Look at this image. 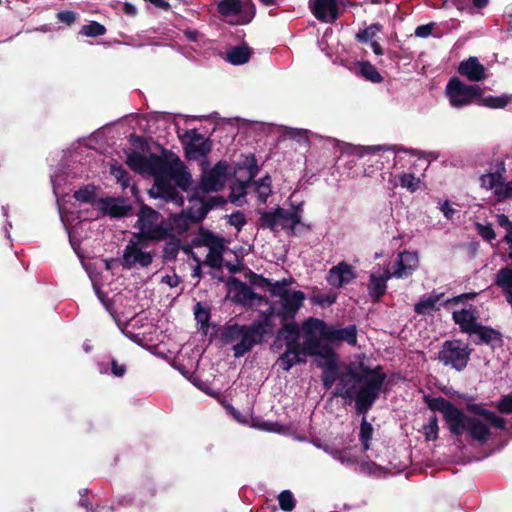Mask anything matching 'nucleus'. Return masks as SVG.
<instances>
[{
    "label": "nucleus",
    "instance_id": "nucleus-38",
    "mask_svg": "<svg viewBox=\"0 0 512 512\" xmlns=\"http://www.w3.org/2000/svg\"><path fill=\"white\" fill-rule=\"evenodd\" d=\"M246 195V183L233 182L231 185V193L229 199L236 205H242Z\"/></svg>",
    "mask_w": 512,
    "mask_h": 512
},
{
    "label": "nucleus",
    "instance_id": "nucleus-44",
    "mask_svg": "<svg viewBox=\"0 0 512 512\" xmlns=\"http://www.w3.org/2000/svg\"><path fill=\"white\" fill-rule=\"evenodd\" d=\"M496 220L498 225L506 230L503 240L507 244H512V222L505 214H497Z\"/></svg>",
    "mask_w": 512,
    "mask_h": 512
},
{
    "label": "nucleus",
    "instance_id": "nucleus-17",
    "mask_svg": "<svg viewBox=\"0 0 512 512\" xmlns=\"http://www.w3.org/2000/svg\"><path fill=\"white\" fill-rule=\"evenodd\" d=\"M444 294L432 291L422 295L414 305L415 313L419 315H431L440 310L441 306L445 303Z\"/></svg>",
    "mask_w": 512,
    "mask_h": 512
},
{
    "label": "nucleus",
    "instance_id": "nucleus-1",
    "mask_svg": "<svg viewBox=\"0 0 512 512\" xmlns=\"http://www.w3.org/2000/svg\"><path fill=\"white\" fill-rule=\"evenodd\" d=\"M127 164L136 172L151 175L155 178V184L150 189V195L154 198H162L166 202H172L177 206L184 204V198L179 195L175 187L170 184L173 180L180 187L185 188L190 183V175L180 160L167 162L157 155L148 157L138 152H131L127 156Z\"/></svg>",
    "mask_w": 512,
    "mask_h": 512
},
{
    "label": "nucleus",
    "instance_id": "nucleus-16",
    "mask_svg": "<svg viewBox=\"0 0 512 512\" xmlns=\"http://www.w3.org/2000/svg\"><path fill=\"white\" fill-rule=\"evenodd\" d=\"M97 210L96 217L100 215H110L111 217H121L128 213L130 206L123 199L105 198L97 199L93 203Z\"/></svg>",
    "mask_w": 512,
    "mask_h": 512
},
{
    "label": "nucleus",
    "instance_id": "nucleus-56",
    "mask_svg": "<svg viewBox=\"0 0 512 512\" xmlns=\"http://www.w3.org/2000/svg\"><path fill=\"white\" fill-rule=\"evenodd\" d=\"M57 18L60 22L70 25L76 20V14L72 11H61L57 14Z\"/></svg>",
    "mask_w": 512,
    "mask_h": 512
},
{
    "label": "nucleus",
    "instance_id": "nucleus-51",
    "mask_svg": "<svg viewBox=\"0 0 512 512\" xmlns=\"http://www.w3.org/2000/svg\"><path fill=\"white\" fill-rule=\"evenodd\" d=\"M512 198V181L503 182L502 186L496 191V199L501 202Z\"/></svg>",
    "mask_w": 512,
    "mask_h": 512
},
{
    "label": "nucleus",
    "instance_id": "nucleus-60",
    "mask_svg": "<svg viewBox=\"0 0 512 512\" xmlns=\"http://www.w3.org/2000/svg\"><path fill=\"white\" fill-rule=\"evenodd\" d=\"M256 427L261 430H265V431H269V432L278 431V429H277L278 425L275 423H270V422H261V423L257 424Z\"/></svg>",
    "mask_w": 512,
    "mask_h": 512
},
{
    "label": "nucleus",
    "instance_id": "nucleus-12",
    "mask_svg": "<svg viewBox=\"0 0 512 512\" xmlns=\"http://www.w3.org/2000/svg\"><path fill=\"white\" fill-rule=\"evenodd\" d=\"M470 354L467 344L459 340L446 341L439 352V359L444 365L462 371L468 364Z\"/></svg>",
    "mask_w": 512,
    "mask_h": 512
},
{
    "label": "nucleus",
    "instance_id": "nucleus-24",
    "mask_svg": "<svg viewBox=\"0 0 512 512\" xmlns=\"http://www.w3.org/2000/svg\"><path fill=\"white\" fill-rule=\"evenodd\" d=\"M300 331L295 323L285 324L277 333L276 347H281L278 343L283 342L286 348H299Z\"/></svg>",
    "mask_w": 512,
    "mask_h": 512
},
{
    "label": "nucleus",
    "instance_id": "nucleus-58",
    "mask_svg": "<svg viewBox=\"0 0 512 512\" xmlns=\"http://www.w3.org/2000/svg\"><path fill=\"white\" fill-rule=\"evenodd\" d=\"M227 411L240 423H248L247 416H242L237 410H235L232 406L226 407Z\"/></svg>",
    "mask_w": 512,
    "mask_h": 512
},
{
    "label": "nucleus",
    "instance_id": "nucleus-49",
    "mask_svg": "<svg viewBox=\"0 0 512 512\" xmlns=\"http://www.w3.org/2000/svg\"><path fill=\"white\" fill-rule=\"evenodd\" d=\"M110 173L116 178L117 182L121 184L122 188L129 186L127 172L121 166H111Z\"/></svg>",
    "mask_w": 512,
    "mask_h": 512
},
{
    "label": "nucleus",
    "instance_id": "nucleus-50",
    "mask_svg": "<svg viewBox=\"0 0 512 512\" xmlns=\"http://www.w3.org/2000/svg\"><path fill=\"white\" fill-rule=\"evenodd\" d=\"M58 206H59V213H60L61 221H62L63 225L65 226L66 230L68 231L71 244L74 246L73 236H72L73 231L70 229L72 214L68 213L62 207V205L59 201H58Z\"/></svg>",
    "mask_w": 512,
    "mask_h": 512
},
{
    "label": "nucleus",
    "instance_id": "nucleus-3",
    "mask_svg": "<svg viewBox=\"0 0 512 512\" xmlns=\"http://www.w3.org/2000/svg\"><path fill=\"white\" fill-rule=\"evenodd\" d=\"M384 383V375L376 370H363L358 375L348 368L337 385L335 395L351 403L355 401L358 413H366L377 399Z\"/></svg>",
    "mask_w": 512,
    "mask_h": 512
},
{
    "label": "nucleus",
    "instance_id": "nucleus-32",
    "mask_svg": "<svg viewBox=\"0 0 512 512\" xmlns=\"http://www.w3.org/2000/svg\"><path fill=\"white\" fill-rule=\"evenodd\" d=\"M472 335H476L478 337L477 343L494 345L495 343L501 342V333L498 330L481 325L480 323L474 329Z\"/></svg>",
    "mask_w": 512,
    "mask_h": 512
},
{
    "label": "nucleus",
    "instance_id": "nucleus-25",
    "mask_svg": "<svg viewBox=\"0 0 512 512\" xmlns=\"http://www.w3.org/2000/svg\"><path fill=\"white\" fill-rule=\"evenodd\" d=\"M207 247L209 249L205 262L214 268H220L223 260V252L225 250L224 240L216 237L207 239Z\"/></svg>",
    "mask_w": 512,
    "mask_h": 512
},
{
    "label": "nucleus",
    "instance_id": "nucleus-28",
    "mask_svg": "<svg viewBox=\"0 0 512 512\" xmlns=\"http://www.w3.org/2000/svg\"><path fill=\"white\" fill-rule=\"evenodd\" d=\"M454 321L460 326L461 330L472 335L474 329L478 326L477 314L474 309H462L453 312Z\"/></svg>",
    "mask_w": 512,
    "mask_h": 512
},
{
    "label": "nucleus",
    "instance_id": "nucleus-46",
    "mask_svg": "<svg viewBox=\"0 0 512 512\" xmlns=\"http://www.w3.org/2000/svg\"><path fill=\"white\" fill-rule=\"evenodd\" d=\"M278 501L284 511H291L295 507V499L289 490L282 491L278 496Z\"/></svg>",
    "mask_w": 512,
    "mask_h": 512
},
{
    "label": "nucleus",
    "instance_id": "nucleus-63",
    "mask_svg": "<svg viewBox=\"0 0 512 512\" xmlns=\"http://www.w3.org/2000/svg\"><path fill=\"white\" fill-rule=\"evenodd\" d=\"M370 46H371L373 52L376 55H382L383 54V50H382L380 44L377 41L374 40V41L370 42Z\"/></svg>",
    "mask_w": 512,
    "mask_h": 512
},
{
    "label": "nucleus",
    "instance_id": "nucleus-31",
    "mask_svg": "<svg viewBox=\"0 0 512 512\" xmlns=\"http://www.w3.org/2000/svg\"><path fill=\"white\" fill-rule=\"evenodd\" d=\"M251 57V51L246 45H238L227 49L226 61L232 65H242L249 61Z\"/></svg>",
    "mask_w": 512,
    "mask_h": 512
},
{
    "label": "nucleus",
    "instance_id": "nucleus-8",
    "mask_svg": "<svg viewBox=\"0 0 512 512\" xmlns=\"http://www.w3.org/2000/svg\"><path fill=\"white\" fill-rule=\"evenodd\" d=\"M153 257L154 250L148 241L133 234L123 251L122 265L127 269L146 268L152 263Z\"/></svg>",
    "mask_w": 512,
    "mask_h": 512
},
{
    "label": "nucleus",
    "instance_id": "nucleus-34",
    "mask_svg": "<svg viewBox=\"0 0 512 512\" xmlns=\"http://www.w3.org/2000/svg\"><path fill=\"white\" fill-rule=\"evenodd\" d=\"M254 190L260 202L266 203L268 197L272 194L271 178L266 175L254 183Z\"/></svg>",
    "mask_w": 512,
    "mask_h": 512
},
{
    "label": "nucleus",
    "instance_id": "nucleus-27",
    "mask_svg": "<svg viewBox=\"0 0 512 512\" xmlns=\"http://www.w3.org/2000/svg\"><path fill=\"white\" fill-rule=\"evenodd\" d=\"M305 299V295L301 291L289 292L282 300H280L282 314L284 317H294L300 309Z\"/></svg>",
    "mask_w": 512,
    "mask_h": 512
},
{
    "label": "nucleus",
    "instance_id": "nucleus-48",
    "mask_svg": "<svg viewBox=\"0 0 512 512\" xmlns=\"http://www.w3.org/2000/svg\"><path fill=\"white\" fill-rule=\"evenodd\" d=\"M476 230L480 236L487 241H492L496 238V234L490 223H476Z\"/></svg>",
    "mask_w": 512,
    "mask_h": 512
},
{
    "label": "nucleus",
    "instance_id": "nucleus-55",
    "mask_svg": "<svg viewBox=\"0 0 512 512\" xmlns=\"http://www.w3.org/2000/svg\"><path fill=\"white\" fill-rule=\"evenodd\" d=\"M439 209L448 220H451L456 213V210L452 207L448 200L439 203Z\"/></svg>",
    "mask_w": 512,
    "mask_h": 512
},
{
    "label": "nucleus",
    "instance_id": "nucleus-35",
    "mask_svg": "<svg viewBox=\"0 0 512 512\" xmlns=\"http://www.w3.org/2000/svg\"><path fill=\"white\" fill-rule=\"evenodd\" d=\"M481 186L487 190H493L496 196V191L503 184V176L500 173H488L482 175L480 178Z\"/></svg>",
    "mask_w": 512,
    "mask_h": 512
},
{
    "label": "nucleus",
    "instance_id": "nucleus-30",
    "mask_svg": "<svg viewBox=\"0 0 512 512\" xmlns=\"http://www.w3.org/2000/svg\"><path fill=\"white\" fill-rule=\"evenodd\" d=\"M303 349L299 348H286L285 352H283L278 360L277 364L284 370L289 371L294 365L305 362Z\"/></svg>",
    "mask_w": 512,
    "mask_h": 512
},
{
    "label": "nucleus",
    "instance_id": "nucleus-10",
    "mask_svg": "<svg viewBox=\"0 0 512 512\" xmlns=\"http://www.w3.org/2000/svg\"><path fill=\"white\" fill-rule=\"evenodd\" d=\"M218 11L231 24L244 25L255 15V7L251 0H221Z\"/></svg>",
    "mask_w": 512,
    "mask_h": 512
},
{
    "label": "nucleus",
    "instance_id": "nucleus-37",
    "mask_svg": "<svg viewBox=\"0 0 512 512\" xmlns=\"http://www.w3.org/2000/svg\"><path fill=\"white\" fill-rule=\"evenodd\" d=\"M478 104L489 107V108H504L509 101L511 100V97L509 96H487L482 97V95L477 98Z\"/></svg>",
    "mask_w": 512,
    "mask_h": 512
},
{
    "label": "nucleus",
    "instance_id": "nucleus-54",
    "mask_svg": "<svg viewBox=\"0 0 512 512\" xmlns=\"http://www.w3.org/2000/svg\"><path fill=\"white\" fill-rule=\"evenodd\" d=\"M229 223L240 230L246 223V219L243 213L236 212L229 216Z\"/></svg>",
    "mask_w": 512,
    "mask_h": 512
},
{
    "label": "nucleus",
    "instance_id": "nucleus-33",
    "mask_svg": "<svg viewBox=\"0 0 512 512\" xmlns=\"http://www.w3.org/2000/svg\"><path fill=\"white\" fill-rule=\"evenodd\" d=\"M373 432V426L367 422L366 418H363L359 430V440L361 442L359 450L363 455L371 448Z\"/></svg>",
    "mask_w": 512,
    "mask_h": 512
},
{
    "label": "nucleus",
    "instance_id": "nucleus-14",
    "mask_svg": "<svg viewBox=\"0 0 512 512\" xmlns=\"http://www.w3.org/2000/svg\"><path fill=\"white\" fill-rule=\"evenodd\" d=\"M227 177L228 164L225 161H220L214 168L203 173L201 189L204 192L218 191L225 185Z\"/></svg>",
    "mask_w": 512,
    "mask_h": 512
},
{
    "label": "nucleus",
    "instance_id": "nucleus-57",
    "mask_svg": "<svg viewBox=\"0 0 512 512\" xmlns=\"http://www.w3.org/2000/svg\"><path fill=\"white\" fill-rule=\"evenodd\" d=\"M431 32H432L431 25H421L416 28L415 35L418 37H427L431 34Z\"/></svg>",
    "mask_w": 512,
    "mask_h": 512
},
{
    "label": "nucleus",
    "instance_id": "nucleus-40",
    "mask_svg": "<svg viewBox=\"0 0 512 512\" xmlns=\"http://www.w3.org/2000/svg\"><path fill=\"white\" fill-rule=\"evenodd\" d=\"M360 72L363 77H365L367 80L371 82L380 83L382 81V76L380 75V73L369 62L360 63Z\"/></svg>",
    "mask_w": 512,
    "mask_h": 512
},
{
    "label": "nucleus",
    "instance_id": "nucleus-6",
    "mask_svg": "<svg viewBox=\"0 0 512 512\" xmlns=\"http://www.w3.org/2000/svg\"><path fill=\"white\" fill-rule=\"evenodd\" d=\"M190 204V207L186 211H183L179 215H173L165 221L169 228L168 239L171 240L169 246L166 248L167 252L171 249V252L175 253L179 246L177 236L186 232L191 223H196L202 220L211 208L201 200L197 199L191 200Z\"/></svg>",
    "mask_w": 512,
    "mask_h": 512
},
{
    "label": "nucleus",
    "instance_id": "nucleus-18",
    "mask_svg": "<svg viewBox=\"0 0 512 512\" xmlns=\"http://www.w3.org/2000/svg\"><path fill=\"white\" fill-rule=\"evenodd\" d=\"M355 277L353 267L346 262H341L329 270L327 281L331 286L340 288L350 283Z\"/></svg>",
    "mask_w": 512,
    "mask_h": 512
},
{
    "label": "nucleus",
    "instance_id": "nucleus-23",
    "mask_svg": "<svg viewBox=\"0 0 512 512\" xmlns=\"http://www.w3.org/2000/svg\"><path fill=\"white\" fill-rule=\"evenodd\" d=\"M314 16L325 22H333L337 18V5L335 0H314L310 3Z\"/></svg>",
    "mask_w": 512,
    "mask_h": 512
},
{
    "label": "nucleus",
    "instance_id": "nucleus-41",
    "mask_svg": "<svg viewBox=\"0 0 512 512\" xmlns=\"http://www.w3.org/2000/svg\"><path fill=\"white\" fill-rule=\"evenodd\" d=\"M426 441H435L438 438V420L435 415L431 416L428 422L423 426Z\"/></svg>",
    "mask_w": 512,
    "mask_h": 512
},
{
    "label": "nucleus",
    "instance_id": "nucleus-62",
    "mask_svg": "<svg viewBox=\"0 0 512 512\" xmlns=\"http://www.w3.org/2000/svg\"><path fill=\"white\" fill-rule=\"evenodd\" d=\"M89 276H90V279L92 281V284H93V287H94V290L96 292L97 297L107 307V304H106V302L104 300L103 294L100 292L99 286H98L95 278L92 275H89Z\"/></svg>",
    "mask_w": 512,
    "mask_h": 512
},
{
    "label": "nucleus",
    "instance_id": "nucleus-59",
    "mask_svg": "<svg viewBox=\"0 0 512 512\" xmlns=\"http://www.w3.org/2000/svg\"><path fill=\"white\" fill-rule=\"evenodd\" d=\"M126 368L123 364H118L116 361H112V373L116 377H121L125 374Z\"/></svg>",
    "mask_w": 512,
    "mask_h": 512
},
{
    "label": "nucleus",
    "instance_id": "nucleus-45",
    "mask_svg": "<svg viewBox=\"0 0 512 512\" xmlns=\"http://www.w3.org/2000/svg\"><path fill=\"white\" fill-rule=\"evenodd\" d=\"M234 290L237 291V294L234 297L239 302L246 303L252 298V291L245 284L235 285L230 289L229 293H233Z\"/></svg>",
    "mask_w": 512,
    "mask_h": 512
},
{
    "label": "nucleus",
    "instance_id": "nucleus-64",
    "mask_svg": "<svg viewBox=\"0 0 512 512\" xmlns=\"http://www.w3.org/2000/svg\"><path fill=\"white\" fill-rule=\"evenodd\" d=\"M184 34L190 41H196L199 37V33L197 31L187 30L184 32Z\"/></svg>",
    "mask_w": 512,
    "mask_h": 512
},
{
    "label": "nucleus",
    "instance_id": "nucleus-29",
    "mask_svg": "<svg viewBox=\"0 0 512 512\" xmlns=\"http://www.w3.org/2000/svg\"><path fill=\"white\" fill-rule=\"evenodd\" d=\"M393 278L390 274V270L384 269L381 274L372 273L370 276L369 282V294L375 299L378 300L382 295H384L387 288V281Z\"/></svg>",
    "mask_w": 512,
    "mask_h": 512
},
{
    "label": "nucleus",
    "instance_id": "nucleus-15",
    "mask_svg": "<svg viewBox=\"0 0 512 512\" xmlns=\"http://www.w3.org/2000/svg\"><path fill=\"white\" fill-rule=\"evenodd\" d=\"M324 450L343 465L351 466L354 464H366V459L372 455H363L357 446L345 447L342 449L326 446Z\"/></svg>",
    "mask_w": 512,
    "mask_h": 512
},
{
    "label": "nucleus",
    "instance_id": "nucleus-53",
    "mask_svg": "<svg viewBox=\"0 0 512 512\" xmlns=\"http://www.w3.org/2000/svg\"><path fill=\"white\" fill-rule=\"evenodd\" d=\"M194 314L196 320L202 325L206 324L209 320V312L200 303L196 304Z\"/></svg>",
    "mask_w": 512,
    "mask_h": 512
},
{
    "label": "nucleus",
    "instance_id": "nucleus-5",
    "mask_svg": "<svg viewBox=\"0 0 512 512\" xmlns=\"http://www.w3.org/2000/svg\"><path fill=\"white\" fill-rule=\"evenodd\" d=\"M304 356H321L332 362L334 356L332 350L322 341L327 342V324L317 318H309L303 322L302 327Z\"/></svg>",
    "mask_w": 512,
    "mask_h": 512
},
{
    "label": "nucleus",
    "instance_id": "nucleus-36",
    "mask_svg": "<svg viewBox=\"0 0 512 512\" xmlns=\"http://www.w3.org/2000/svg\"><path fill=\"white\" fill-rule=\"evenodd\" d=\"M337 299V293L329 292L322 293L318 290L312 292L310 296V300L313 304L319 305L321 307H327L335 303Z\"/></svg>",
    "mask_w": 512,
    "mask_h": 512
},
{
    "label": "nucleus",
    "instance_id": "nucleus-61",
    "mask_svg": "<svg viewBox=\"0 0 512 512\" xmlns=\"http://www.w3.org/2000/svg\"><path fill=\"white\" fill-rule=\"evenodd\" d=\"M123 11L125 14H127L129 16H135L137 13V8L129 2H125L123 4Z\"/></svg>",
    "mask_w": 512,
    "mask_h": 512
},
{
    "label": "nucleus",
    "instance_id": "nucleus-21",
    "mask_svg": "<svg viewBox=\"0 0 512 512\" xmlns=\"http://www.w3.org/2000/svg\"><path fill=\"white\" fill-rule=\"evenodd\" d=\"M458 72L469 81L478 82L486 78V69L477 57H469L460 63Z\"/></svg>",
    "mask_w": 512,
    "mask_h": 512
},
{
    "label": "nucleus",
    "instance_id": "nucleus-39",
    "mask_svg": "<svg viewBox=\"0 0 512 512\" xmlns=\"http://www.w3.org/2000/svg\"><path fill=\"white\" fill-rule=\"evenodd\" d=\"M291 284V279H283L275 281L270 285V292L273 296L282 300L291 290L288 288Z\"/></svg>",
    "mask_w": 512,
    "mask_h": 512
},
{
    "label": "nucleus",
    "instance_id": "nucleus-22",
    "mask_svg": "<svg viewBox=\"0 0 512 512\" xmlns=\"http://www.w3.org/2000/svg\"><path fill=\"white\" fill-rule=\"evenodd\" d=\"M327 342L331 344H338L346 342L349 345H356L357 343V328L355 325H350L345 328L336 329L327 325Z\"/></svg>",
    "mask_w": 512,
    "mask_h": 512
},
{
    "label": "nucleus",
    "instance_id": "nucleus-42",
    "mask_svg": "<svg viewBox=\"0 0 512 512\" xmlns=\"http://www.w3.org/2000/svg\"><path fill=\"white\" fill-rule=\"evenodd\" d=\"M105 32V27L102 24L95 21H92L89 24L82 26L80 30V34L86 37L101 36L104 35Z\"/></svg>",
    "mask_w": 512,
    "mask_h": 512
},
{
    "label": "nucleus",
    "instance_id": "nucleus-47",
    "mask_svg": "<svg viewBox=\"0 0 512 512\" xmlns=\"http://www.w3.org/2000/svg\"><path fill=\"white\" fill-rule=\"evenodd\" d=\"M74 197L77 201L83 202V203H93L96 201L94 199V190L93 188L85 187L82 189H79L74 193Z\"/></svg>",
    "mask_w": 512,
    "mask_h": 512
},
{
    "label": "nucleus",
    "instance_id": "nucleus-26",
    "mask_svg": "<svg viewBox=\"0 0 512 512\" xmlns=\"http://www.w3.org/2000/svg\"><path fill=\"white\" fill-rule=\"evenodd\" d=\"M494 283L501 289L506 301L512 308V266L499 269L495 275Z\"/></svg>",
    "mask_w": 512,
    "mask_h": 512
},
{
    "label": "nucleus",
    "instance_id": "nucleus-43",
    "mask_svg": "<svg viewBox=\"0 0 512 512\" xmlns=\"http://www.w3.org/2000/svg\"><path fill=\"white\" fill-rule=\"evenodd\" d=\"M379 32H380V26L373 24V25H370L369 27L365 28L364 30L358 32L356 34V38L360 42L370 43V42L374 41V38L376 37V35Z\"/></svg>",
    "mask_w": 512,
    "mask_h": 512
},
{
    "label": "nucleus",
    "instance_id": "nucleus-20",
    "mask_svg": "<svg viewBox=\"0 0 512 512\" xmlns=\"http://www.w3.org/2000/svg\"><path fill=\"white\" fill-rule=\"evenodd\" d=\"M211 150V143L208 139L192 132L190 141L186 144L185 152L190 160L205 157Z\"/></svg>",
    "mask_w": 512,
    "mask_h": 512
},
{
    "label": "nucleus",
    "instance_id": "nucleus-2",
    "mask_svg": "<svg viewBox=\"0 0 512 512\" xmlns=\"http://www.w3.org/2000/svg\"><path fill=\"white\" fill-rule=\"evenodd\" d=\"M429 406L432 410L443 414L448 429L452 434L461 435L467 431L469 437L480 444L486 443L491 436L489 425L498 429H505L506 422L504 418L480 406L470 407V410L476 414L473 417L466 416L461 410L442 397L431 400Z\"/></svg>",
    "mask_w": 512,
    "mask_h": 512
},
{
    "label": "nucleus",
    "instance_id": "nucleus-11",
    "mask_svg": "<svg viewBox=\"0 0 512 512\" xmlns=\"http://www.w3.org/2000/svg\"><path fill=\"white\" fill-rule=\"evenodd\" d=\"M445 93L450 105L458 109L479 98L482 95V90L478 85H466L458 78L453 77L448 82Z\"/></svg>",
    "mask_w": 512,
    "mask_h": 512
},
{
    "label": "nucleus",
    "instance_id": "nucleus-9",
    "mask_svg": "<svg viewBox=\"0 0 512 512\" xmlns=\"http://www.w3.org/2000/svg\"><path fill=\"white\" fill-rule=\"evenodd\" d=\"M260 223L264 228H269L274 232L280 230H289L293 232L295 226L301 221V211L296 209L286 211L282 208H275L269 211H261Z\"/></svg>",
    "mask_w": 512,
    "mask_h": 512
},
{
    "label": "nucleus",
    "instance_id": "nucleus-19",
    "mask_svg": "<svg viewBox=\"0 0 512 512\" xmlns=\"http://www.w3.org/2000/svg\"><path fill=\"white\" fill-rule=\"evenodd\" d=\"M421 184L420 177L415 176L413 173L402 171L395 175H390L388 189L394 190L397 187H401L410 193H415L421 188Z\"/></svg>",
    "mask_w": 512,
    "mask_h": 512
},
{
    "label": "nucleus",
    "instance_id": "nucleus-4",
    "mask_svg": "<svg viewBox=\"0 0 512 512\" xmlns=\"http://www.w3.org/2000/svg\"><path fill=\"white\" fill-rule=\"evenodd\" d=\"M267 319L254 321L251 325H230L223 331V341L230 345L234 356L239 358L248 353L267 333Z\"/></svg>",
    "mask_w": 512,
    "mask_h": 512
},
{
    "label": "nucleus",
    "instance_id": "nucleus-13",
    "mask_svg": "<svg viewBox=\"0 0 512 512\" xmlns=\"http://www.w3.org/2000/svg\"><path fill=\"white\" fill-rule=\"evenodd\" d=\"M419 266V252L415 250H404L398 253L390 274L396 279L408 278L418 270Z\"/></svg>",
    "mask_w": 512,
    "mask_h": 512
},
{
    "label": "nucleus",
    "instance_id": "nucleus-7",
    "mask_svg": "<svg viewBox=\"0 0 512 512\" xmlns=\"http://www.w3.org/2000/svg\"><path fill=\"white\" fill-rule=\"evenodd\" d=\"M135 228L139 230L137 234L147 241L168 239V224L160 221L159 213L146 205H143L137 213Z\"/></svg>",
    "mask_w": 512,
    "mask_h": 512
},
{
    "label": "nucleus",
    "instance_id": "nucleus-52",
    "mask_svg": "<svg viewBox=\"0 0 512 512\" xmlns=\"http://www.w3.org/2000/svg\"><path fill=\"white\" fill-rule=\"evenodd\" d=\"M497 409L501 413L511 414L512 413V395H506L500 399L497 404Z\"/></svg>",
    "mask_w": 512,
    "mask_h": 512
}]
</instances>
